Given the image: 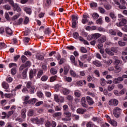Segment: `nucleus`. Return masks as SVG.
<instances>
[{"instance_id": "c756f323", "label": "nucleus", "mask_w": 127, "mask_h": 127, "mask_svg": "<svg viewBox=\"0 0 127 127\" xmlns=\"http://www.w3.org/2000/svg\"><path fill=\"white\" fill-rule=\"evenodd\" d=\"M72 35L74 39H78V38H79V33L77 32H73Z\"/></svg>"}, {"instance_id": "680f3d73", "label": "nucleus", "mask_w": 127, "mask_h": 127, "mask_svg": "<svg viewBox=\"0 0 127 127\" xmlns=\"http://www.w3.org/2000/svg\"><path fill=\"white\" fill-rule=\"evenodd\" d=\"M56 79H57V76L56 75L53 76L50 78V81L54 82V81H55V80H56Z\"/></svg>"}, {"instance_id": "20e7f679", "label": "nucleus", "mask_w": 127, "mask_h": 127, "mask_svg": "<svg viewBox=\"0 0 127 127\" xmlns=\"http://www.w3.org/2000/svg\"><path fill=\"white\" fill-rule=\"evenodd\" d=\"M36 69H31L29 71V78L30 80H33L34 77L36 76Z\"/></svg>"}, {"instance_id": "412c9836", "label": "nucleus", "mask_w": 127, "mask_h": 127, "mask_svg": "<svg viewBox=\"0 0 127 127\" xmlns=\"http://www.w3.org/2000/svg\"><path fill=\"white\" fill-rule=\"evenodd\" d=\"M70 59L72 63H73V64H74L75 66H77V62L75 61V57H74V56H71Z\"/></svg>"}, {"instance_id": "338daca9", "label": "nucleus", "mask_w": 127, "mask_h": 127, "mask_svg": "<svg viewBox=\"0 0 127 127\" xmlns=\"http://www.w3.org/2000/svg\"><path fill=\"white\" fill-rule=\"evenodd\" d=\"M3 8H4V9H6V10H9L11 8L9 5L6 4L3 6Z\"/></svg>"}, {"instance_id": "603ef678", "label": "nucleus", "mask_w": 127, "mask_h": 127, "mask_svg": "<svg viewBox=\"0 0 127 127\" xmlns=\"http://www.w3.org/2000/svg\"><path fill=\"white\" fill-rule=\"evenodd\" d=\"M37 96H38L39 98H42V97H43V93L41 91H38L37 92Z\"/></svg>"}, {"instance_id": "423d86ee", "label": "nucleus", "mask_w": 127, "mask_h": 127, "mask_svg": "<svg viewBox=\"0 0 127 127\" xmlns=\"http://www.w3.org/2000/svg\"><path fill=\"white\" fill-rule=\"evenodd\" d=\"M119 104V101L117 99H111L109 102V105L110 106H118Z\"/></svg>"}, {"instance_id": "dca6fc26", "label": "nucleus", "mask_w": 127, "mask_h": 127, "mask_svg": "<svg viewBox=\"0 0 127 127\" xmlns=\"http://www.w3.org/2000/svg\"><path fill=\"white\" fill-rule=\"evenodd\" d=\"M105 52L107 54H109L110 56H113L114 53L113 52H112V50L111 49L107 48L105 49Z\"/></svg>"}, {"instance_id": "2f4dec72", "label": "nucleus", "mask_w": 127, "mask_h": 127, "mask_svg": "<svg viewBox=\"0 0 127 127\" xmlns=\"http://www.w3.org/2000/svg\"><path fill=\"white\" fill-rule=\"evenodd\" d=\"M104 8L107 10H109L112 8V6L109 4H104Z\"/></svg>"}, {"instance_id": "393cba45", "label": "nucleus", "mask_w": 127, "mask_h": 127, "mask_svg": "<svg viewBox=\"0 0 127 127\" xmlns=\"http://www.w3.org/2000/svg\"><path fill=\"white\" fill-rule=\"evenodd\" d=\"M2 87L3 89H5L6 90L9 87L8 84L5 82H3L2 83Z\"/></svg>"}, {"instance_id": "4d7b16f0", "label": "nucleus", "mask_w": 127, "mask_h": 127, "mask_svg": "<svg viewBox=\"0 0 127 127\" xmlns=\"http://www.w3.org/2000/svg\"><path fill=\"white\" fill-rule=\"evenodd\" d=\"M90 7H97L98 4L96 2H92L90 3Z\"/></svg>"}, {"instance_id": "a18cd8bd", "label": "nucleus", "mask_w": 127, "mask_h": 127, "mask_svg": "<svg viewBox=\"0 0 127 127\" xmlns=\"http://www.w3.org/2000/svg\"><path fill=\"white\" fill-rule=\"evenodd\" d=\"M100 84L101 86L104 87V86L106 85V80L104 78H101Z\"/></svg>"}, {"instance_id": "f03ea898", "label": "nucleus", "mask_w": 127, "mask_h": 127, "mask_svg": "<svg viewBox=\"0 0 127 127\" xmlns=\"http://www.w3.org/2000/svg\"><path fill=\"white\" fill-rule=\"evenodd\" d=\"M72 114L70 112H64V116L65 117L64 118H62V121L64 122H68V121H71V116Z\"/></svg>"}, {"instance_id": "774afa93", "label": "nucleus", "mask_w": 127, "mask_h": 127, "mask_svg": "<svg viewBox=\"0 0 127 127\" xmlns=\"http://www.w3.org/2000/svg\"><path fill=\"white\" fill-rule=\"evenodd\" d=\"M21 60H22V62L23 63H24V62H25V61H27V58L25 56H22L21 57Z\"/></svg>"}, {"instance_id": "13d9d810", "label": "nucleus", "mask_w": 127, "mask_h": 127, "mask_svg": "<svg viewBox=\"0 0 127 127\" xmlns=\"http://www.w3.org/2000/svg\"><path fill=\"white\" fill-rule=\"evenodd\" d=\"M6 47V45L4 43H0V49H2V48H5Z\"/></svg>"}, {"instance_id": "ddd939ff", "label": "nucleus", "mask_w": 127, "mask_h": 127, "mask_svg": "<svg viewBox=\"0 0 127 127\" xmlns=\"http://www.w3.org/2000/svg\"><path fill=\"white\" fill-rule=\"evenodd\" d=\"M107 40V38L106 37H102L98 40V43H100V44H102V43H104V42H106Z\"/></svg>"}, {"instance_id": "72a5a7b5", "label": "nucleus", "mask_w": 127, "mask_h": 127, "mask_svg": "<svg viewBox=\"0 0 127 127\" xmlns=\"http://www.w3.org/2000/svg\"><path fill=\"white\" fill-rule=\"evenodd\" d=\"M54 100L57 103H59L60 102V99H59V97L58 96V95L55 94L54 95Z\"/></svg>"}, {"instance_id": "6ab92c4d", "label": "nucleus", "mask_w": 127, "mask_h": 127, "mask_svg": "<svg viewBox=\"0 0 127 127\" xmlns=\"http://www.w3.org/2000/svg\"><path fill=\"white\" fill-rule=\"evenodd\" d=\"M44 123V119L40 118V119L37 118V125H43Z\"/></svg>"}, {"instance_id": "6e6552de", "label": "nucleus", "mask_w": 127, "mask_h": 127, "mask_svg": "<svg viewBox=\"0 0 127 127\" xmlns=\"http://www.w3.org/2000/svg\"><path fill=\"white\" fill-rule=\"evenodd\" d=\"M126 24H127V20L126 19H122L119 23H116L117 26H124V25H126Z\"/></svg>"}, {"instance_id": "f8f14e48", "label": "nucleus", "mask_w": 127, "mask_h": 127, "mask_svg": "<svg viewBox=\"0 0 127 127\" xmlns=\"http://www.w3.org/2000/svg\"><path fill=\"white\" fill-rule=\"evenodd\" d=\"M102 36V35L100 33H95L93 34H92L91 38L93 39H98V38H100Z\"/></svg>"}, {"instance_id": "09e8293b", "label": "nucleus", "mask_w": 127, "mask_h": 127, "mask_svg": "<svg viewBox=\"0 0 127 127\" xmlns=\"http://www.w3.org/2000/svg\"><path fill=\"white\" fill-rule=\"evenodd\" d=\"M118 44H119V45L121 47L126 46V42H125L123 41H119L118 42Z\"/></svg>"}, {"instance_id": "b1692460", "label": "nucleus", "mask_w": 127, "mask_h": 127, "mask_svg": "<svg viewBox=\"0 0 127 127\" xmlns=\"http://www.w3.org/2000/svg\"><path fill=\"white\" fill-rule=\"evenodd\" d=\"M63 93L64 95H68V94H70V90L67 88H64L63 89Z\"/></svg>"}, {"instance_id": "8fccbe9b", "label": "nucleus", "mask_w": 127, "mask_h": 127, "mask_svg": "<svg viewBox=\"0 0 127 127\" xmlns=\"http://www.w3.org/2000/svg\"><path fill=\"white\" fill-rule=\"evenodd\" d=\"M11 74L12 75H15L16 74V68L13 67L11 70Z\"/></svg>"}, {"instance_id": "f704fd0d", "label": "nucleus", "mask_w": 127, "mask_h": 127, "mask_svg": "<svg viewBox=\"0 0 127 127\" xmlns=\"http://www.w3.org/2000/svg\"><path fill=\"white\" fill-rule=\"evenodd\" d=\"M95 126V124L93 122L90 121L86 124V127H93Z\"/></svg>"}, {"instance_id": "58836bf2", "label": "nucleus", "mask_w": 127, "mask_h": 127, "mask_svg": "<svg viewBox=\"0 0 127 127\" xmlns=\"http://www.w3.org/2000/svg\"><path fill=\"white\" fill-rule=\"evenodd\" d=\"M62 115V113L61 112H57L53 115V117L54 118H56L57 117H60Z\"/></svg>"}, {"instance_id": "c85d7f7f", "label": "nucleus", "mask_w": 127, "mask_h": 127, "mask_svg": "<svg viewBox=\"0 0 127 127\" xmlns=\"http://www.w3.org/2000/svg\"><path fill=\"white\" fill-rule=\"evenodd\" d=\"M78 19L79 18L78 17V16L75 15H72L71 16L72 22H77V20H78Z\"/></svg>"}, {"instance_id": "2eb2a0df", "label": "nucleus", "mask_w": 127, "mask_h": 127, "mask_svg": "<svg viewBox=\"0 0 127 127\" xmlns=\"http://www.w3.org/2000/svg\"><path fill=\"white\" fill-rule=\"evenodd\" d=\"M86 100L88 105H93V104H94V101H93V99L89 96L86 97Z\"/></svg>"}, {"instance_id": "864d4df0", "label": "nucleus", "mask_w": 127, "mask_h": 127, "mask_svg": "<svg viewBox=\"0 0 127 127\" xmlns=\"http://www.w3.org/2000/svg\"><path fill=\"white\" fill-rule=\"evenodd\" d=\"M29 89L30 94H34V90H35V87H34V86H33L32 87Z\"/></svg>"}, {"instance_id": "1a4fd4ad", "label": "nucleus", "mask_w": 127, "mask_h": 127, "mask_svg": "<svg viewBox=\"0 0 127 127\" xmlns=\"http://www.w3.org/2000/svg\"><path fill=\"white\" fill-rule=\"evenodd\" d=\"M86 112H87V110L82 108H78L76 110V113L79 115H84V113H86Z\"/></svg>"}, {"instance_id": "a19ab883", "label": "nucleus", "mask_w": 127, "mask_h": 127, "mask_svg": "<svg viewBox=\"0 0 127 127\" xmlns=\"http://www.w3.org/2000/svg\"><path fill=\"white\" fill-rule=\"evenodd\" d=\"M26 87L28 89H30V88L33 87V86H32V83L31 81H28L27 83Z\"/></svg>"}, {"instance_id": "5fc2aeb1", "label": "nucleus", "mask_w": 127, "mask_h": 127, "mask_svg": "<svg viewBox=\"0 0 127 127\" xmlns=\"http://www.w3.org/2000/svg\"><path fill=\"white\" fill-rule=\"evenodd\" d=\"M63 109L64 112H67L68 110H69V107L67 105H64L63 106Z\"/></svg>"}, {"instance_id": "7ed1b4c3", "label": "nucleus", "mask_w": 127, "mask_h": 127, "mask_svg": "<svg viewBox=\"0 0 127 127\" xmlns=\"http://www.w3.org/2000/svg\"><path fill=\"white\" fill-rule=\"evenodd\" d=\"M122 112V109L119 107H116L114 108L113 111V115L115 118H120V115H121V112Z\"/></svg>"}, {"instance_id": "a878e982", "label": "nucleus", "mask_w": 127, "mask_h": 127, "mask_svg": "<svg viewBox=\"0 0 127 127\" xmlns=\"http://www.w3.org/2000/svg\"><path fill=\"white\" fill-rule=\"evenodd\" d=\"M115 61H114V65H115V66L118 65H121V61H120L119 60H118V58L117 57H115Z\"/></svg>"}, {"instance_id": "0e129e2a", "label": "nucleus", "mask_w": 127, "mask_h": 127, "mask_svg": "<svg viewBox=\"0 0 127 127\" xmlns=\"http://www.w3.org/2000/svg\"><path fill=\"white\" fill-rule=\"evenodd\" d=\"M96 23L97 24H102V23H103V20H102V18H99L98 20H97Z\"/></svg>"}, {"instance_id": "5701e85b", "label": "nucleus", "mask_w": 127, "mask_h": 127, "mask_svg": "<svg viewBox=\"0 0 127 127\" xmlns=\"http://www.w3.org/2000/svg\"><path fill=\"white\" fill-rule=\"evenodd\" d=\"M36 59H37V60L42 61V60H43V59H44V57H43V56H42L39 54H37L36 55Z\"/></svg>"}, {"instance_id": "6e6d98bb", "label": "nucleus", "mask_w": 127, "mask_h": 127, "mask_svg": "<svg viewBox=\"0 0 127 127\" xmlns=\"http://www.w3.org/2000/svg\"><path fill=\"white\" fill-rule=\"evenodd\" d=\"M24 10L28 13V14H31V10H30L28 8L25 7Z\"/></svg>"}, {"instance_id": "7c9ffc66", "label": "nucleus", "mask_w": 127, "mask_h": 127, "mask_svg": "<svg viewBox=\"0 0 127 127\" xmlns=\"http://www.w3.org/2000/svg\"><path fill=\"white\" fill-rule=\"evenodd\" d=\"M74 95L75 97H77V98H79V97L81 96V92H80V91L79 90H75L74 92Z\"/></svg>"}, {"instance_id": "e433bc0d", "label": "nucleus", "mask_w": 127, "mask_h": 127, "mask_svg": "<svg viewBox=\"0 0 127 127\" xmlns=\"http://www.w3.org/2000/svg\"><path fill=\"white\" fill-rule=\"evenodd\" d=\"M97 30H98V31H99L100 32H106V29H105L104 28L101 27H98Z\"/></svg>"}, {"instance_id": "69168bd1", "label": "nucleus", "mask_w": 127, "mask_h": 127, "mask_svg": "<svg viewBox=\"0 0 127 127\" xmlns=\"http://www.w3.org/2000/svg\"><path fill=\"white\" fill-rule=\"evenodd\" d=\"M92 17L94 19H97L99 18V14H98V13H93L92 15Z\"/></svg>"}, {"instance_id": "f257e3e1", "label": "nucleus", "mask_w": 127, "mask_h": 127, "mask_svg": "<svg viewBox=\"0 0 127 127\" xmlns=\"http://www.w3.org/2000/svg\"><path fill=\"white\" fill-rule=\"evenodd\" d=\"M30 98L29 96H24L23 104L27 105V104H29V105H34V104H35V103L38 101L36 98H33L29 100Z\"/></svg>"}, {"instance_id": "de8ad7c7", "label": "nucleus", "mask_w": 127, "mask_h": 127, "mask_svg": "<svg viewBox=\"0 0 127 127\" xmlns=\"http://www.w3.org/2000/svg\"><path fill=\"white\" fill-rule=\"evenodd\" d=\"M66 99L67 100H68V101H69L70 102H72L74 98H73V96L71 95H67L66 96Z\"/></svg>"}, {"instance_id": "4c0bfd02", "label": "nucleus", "mask_w": 127, "mask_h": 127, "mask_svg": "<svg viewBox=\"0 0 127 127\" xmlns=\"http://www.w3.org/2000/svg\"><path fill=\"white\" fill-rule=\"evenodd\" d=\"M50 72L51 74H53V75H55V74L57 73V70L54 68H52L51 69Z\"/></svg>"}, {"instance_id": "37998d69", "label": "nucleus", "mask_w": 127, "mask_h": 127, "mask_svg": "<svg viewBox=\"0 0 127 127\" xmlns=\"http://www.w3.org/2000/svg\"><path fill=\"white\" fill-rule=\"evenodd\" d=\"M68 72H69V68L67 66L64 67V75H67V74H68Z\"/></svg>"}, {"instance_id": "ea45409f", "label": "nucleus", "mask_w": 127, "mask_h": 127, "mask_svg": "<svg viewBox=\"0 0 127 127\" xmlns=\"http://www.w3.org/2000/svg\"><path fill=\"white\" fill-rule=\"evenodd\" d=\"M80 52H81V53H87V51L85 47H81L80 48Z\"/></svg>"}, {"instance_id": "cd10ccee", "label": "nucleus", "mask_w": 127, "mask_h": 127, "mask_svg": "<svg viewBox=\"0 0 127 127\" xmlns=\"http://www.w3.org/2000/svg\"><path fill=\"white\" fill-rule=\"evenodd\" d=\"M114 89H115V84L109 85L107 88V90L109 92H111V91H113Z\"/></svg>"}, {"instance_id": "e2e57ef3", "label": "nucleus", "mask_w": 127, "mask_h": 127, "mask_svg": "<svg viewBox=\"0 0 127 127\" xmlns=\"http://www.w3.org/2000/svg\"><path fill=\"white\" fill-rule=\"evenodd\" d=\"M7 82H8V83H11V82H12V78H11V77H10L9 75H8L6 79Z\"/></svg>"}, {"instance_id": "3c124183", "label": "nucleus", "mask_w": 127, "mask_h": 127, "mask_svg": "<svg viewBox=\"0 0 127 127\" xmlns=\"http://www.w3.org/2000/svg\"><path fill=\"white\" fill-rule=\"evenodd\" d=\"M48 79V76H47V75H44L41 77V81H43V82H45L46 81H47Z\"/></svg>"}, {"instance_id": "9d476101", "label": "nucleus", "mask_w": 127, "mask_h": 127, "mask_svg": "<svg viewBox=\"0 0 127 127\" xmlns=\"http://www.w3.org/2000/svg\"><path fill=\"white\" fill-rule=\"evenodd\" d=\"M122 81H124L123 77H118L117 78H115L113 80V83L114 84H119L120 82H122Z\"/></svg>"}, {"instance_id": "052dcab7", "label": "nucleus", "mask_w": 127, "mask_h": 127, "mask_svg": "<svg viewBox=\"0 0 127 127\" xmlns=\"http://www.w3.org/2000/svg\"><path fill=\"white\" fill-rule=\"evenodd\" d=\"M34 115V111L33 110H29L28 113L29 117H32Z\"/></svg>"}, {"instance_id": "473e14b6", "label": "nucleus", "mask_w": 127, "mask_h": 127, "mask_svg": "<svg viewBox=\"0 0 127 127\" xmlns=\"http://www.w3.org/2000/svg\"><path fill=\"white\" fill-rule=\"evenodd\" d=\"M43 74V70H40L38 72L37 78L38 79L39 78H40V77L42 76Z\"/></svg>"}, {"instance_id": "c9c22d12", "label": "nucleus", "mask_w": 127, "mask_h": 127, "mask_svg": "<svg viewBox=\"0 0 127 127\" xmlns=\"http://www.w3.org/2000/svg\"><path fill=\"white\" fill-rule=\"evenodd\" d=\"M94 65H96L97 67L101 66V63L99 61H95L93 62Z\"/></svg>"}, {"instance_id": "79ce46f5", "label": "nucleus", "mask_w": 127, "mask_h": 127, "mask_svg": "<svg viewBox=\"0 0 127 127\" xmlns=\"http://www.w3.org/2000/svg\"><path fill=\"white\" fill-rule=\"evenodd\" d=\"M117 31H118V30H110L109 31V32L110 33V34H112V35H117Z\"/></svg>"}, {"instance_id": "aec40b11", "label": "nucleus", "mask_w": 127, "mask_h": 127, "mask_svg": "<svg viewBox=\"0 0 127 127\" xmlns=\"http://www.w3.org/2000/svg\"><path fill=\"white\" fill-rule=\"evenodd\" d=\"M109 123L111 124L113 127H117L118 126V123L114 120H109Z\"/></svg>"}, {"instance_id": "4be33fe9", "label": "nucleus", "mask_w": 127, "mask_h": 127, "mask_svg": "<svg viewBox=\"0 0 127 127\" xmlns=\"http://www.w3.org/2000/svg\"><path fill=\"white\" fill-rule=\"evenodd\" d=\"M26 113V110L22 109L21 111V116L22 119H25L26 118V115L25 113Z\"/></svg>"}, {"instance_id": "c03bdc74", "label": "nucleus", "mask_w": 127, "mask_h": 127, "mask_svg": "<svg viewBox=\"0 0 127 127\" xmlns=\"http://www.w3.org/2000/svg\"><path fill=\"white\" fill-rule=\"evenodd\" d=\"M98 9L101 13L104 14L106 12V10L102 7H99Z\"/></svg>"}, {"instance_id": "0eeeda50", "label": "nucleus", "mask_w": 127, "mask_h": 127, "mask_svg": "<svg viewBox=\"0 0 127 127\" xmlns=\"http://www.w3.org/2000/svg\"><path fill=\"white\" fill-rule=\"evenodd\" d=\"M81 106L85 109H87L88 108V105H87V102H86V98H85V97H82L81 99Z\"/></svg>"}, {"instance_id": "4468645a", "label": "nucleus", "mask_w": 127, "mask_h": 127, "mask_svg": "<svg viewBox=\"0 0 127 127\" xmlns=\"http://www.w3.org/2000/svg\"><path fill=\"white\" fill-rule=\"evenodd\" d=\"M27 71H28V67L24 69L22 73V76L23 77V79H25L26 77L27 76Z\"/></svg>"}, {"instance_id": "bb28decb", "label": "nucleus", "mask_w": 127, "mask_h": 127, "mask_svg": "<svg viewBox=\"0 0 127 127\" xmlns=\"http://www.w3.org/2000/svg\"><path fill=\"white\" fill-rule=\"evenodd\" d=\"M120 65L121 64L115 66V70L117 73L121 72V71L122 70V68L121 67Z\"/></svg>"}, {"instance_id": "9b49d317", "label": "nucleus", "mask_w": 127, "mask_h": 127, "mask_svg": "<svg viewBox=\"0 0 127 127\" xmlns=\"http://www.w3.org/2000/svg\"><path fill=\"white\" fill-rule=\"evenodd\" d=\"M5 32L6 34H7V35H9V36H11V35H12V30L9 27H7L5 28Z\"/></svg>"}, {"instance_id": "a211bd4d", "label": "nucleus", "mask_w": 127, "mask_h": 127, "mask_svg": "<svg viewBox=\"0 0 127 127\" xmlns=\"http://www.w3.org/2000/svg\"><path fill=\"white\" fill-rule=\"evenodd\" d=\"M83 82L84 84V85H86L87 84V81L86 80H79L78 81L76 82V85L79 87V86H83Z\"/></svg>"}, {"instance_id": "bf43d9fd", "label": "nucleus", "mask_w": 127, "mask_h": 127, "mask_svg": "<svg viewBox=\"0 0 127 127\" xmlns=\"http://www.w3.org/2000/svg\"><path fill=\"white\" fill-rule=\"evenodd\" d=\"M13 114V110L9 111L7 114V119H8V118H9V117H10Z\"/></svg>"}, {"instance_id": "49530a36", "label": "nucleus", "mask_w": 127, "mask_h": 127, "mask_svg": "<svg viewBox=\"0 0 127 127\" xmlns=\"http://www.w3.org/2000/svg\"><path fill=\"white\" fill-rule=\"evenodd\" d=\"M44 32L45 34H49L51 33V30L49 28H47L45 29Z\"/></svg>"}, {"instance_id": "39448f33", "label": "nucleus", "mask_w": 127, "mask_h": 127, "mask_svg": "<svg viewBox=\"0 0 127 127\" xmlns=\"http://www.w3.org/2000/svg\"><path fill=\"white\" fill-rule=\"evenodd\" d=\"M12 7L14 11H17L19 13H20V11H21V8H20V6H19V5L17 4V3H15Z\"/></svg>"}, {"instance_id": "f3484780", "label": "nucleus", "mask_w": 127, "mask_h": 127, "mask_svg": "<svg viewBox=\"0 0 127 127\" xmlns=\"http://www.w3.org/2000/svg\"><path fill=\"white\" fill-rule=\"evenodd\" d=\"M105 52L107 54H109L110 56H113L114 53L113 52H112V50L111 49L107 48L105 49Z\"/></svg>"}]
</instances>
